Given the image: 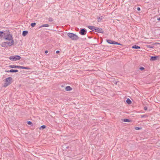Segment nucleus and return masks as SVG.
<instances>
[{"mask_svg":"<svg viewBox=\"0 0 160 160\" xmlns=\"http://www.w3.org/2000/svg\"><path fill=\"white\" fill-rule=\"evenodd\" d=\"M67 35L72 40H77L79 38L78 37L77 35L72 33H68Z\"/></svg>","mask_w":160,"mask_h":160,"instance_id":"nucleus-1","label":"nucleus"},{"mask_svg":"<svg viewBox=\"0 0 160 160\" xmlns=\"http://www.w3.org/2000/svg\"><path fill=\"white\" fill-rule=\"evenodd\" d=\"M3 38L6 40L9 41L13 40L12 35L10 34V33H8L7 34L4 33Z\"/></svg>","mask_w":160,"mask_h":160,"instance_id":"nucleus-2","label":"nucleus"},{"mask_svg":"<svg viewBox=\"0 0 160 160\" xmlns=\"http://www.w3.org/2000/svg\"><path fill=\"white\" fill-rule=\"evenodd\" d=\"M21 58V57L19 55H15L11 56L9 58L11 61H16L20 60Z\"/></svg>","mask_w":160,"mask_h":160,"instance_id":"nucleus-3","label":"nucleus"},{"mask_svg":"<svg viewBox=\"0 0 160 160\" xmlns=\"http://www.w3.org/2000/svg\"><path fill=\"white\" fill-rule=\"evenodd\" d=\"M12 80L11 77H9L6 79V82L4 85V87H6L11 84V81Z\"/></svg>","mask_w":160,"mask_h":160,"instance_id":"nucleus-4","label":"nucleus"},{"mask_svg":"<svg viewBox=\"0 0 160 160\" xmlns=\"http://www.w3.org/2000/svg\"><path fill=\"white\" fill-rule=\"evenodd\" d=\"M106 40L108 43L110 44L121 45L120 43L110 39H107Z\"/></svg>","mask_w":160,"mask_h":160,"instance_id":"nucleus-5","label":"nucleus"},{"mask_svg":"<svg viewBox=\"0 0 160 160\" xmlns=\"http://www.w3.org/2000/svg\"><path fill=\"white\" fill-rule=\"evenodd\" d=\"M94 31L97 32L101 33H103L104 32L102 28L96 27H95Z\"/></svg>","mask_w":160,"mask_h":160,"instance_id":"nucleus-6","label":"nucleus"},{"mask_svg":"<svg viewBox=\"0 0 160 160\" xmlns=\"http://www.w3.org/2000/svg\"><path fill=\"white\" fill-rule=\"evenodd\" d=\"M87 33V30L85 28H82L81 29L79 32V33L82 35H84Z\"/></svg>","mask_w":160,"mask_h":160,"instance_id":"nucleus-7","label":"nucleus"},{"mask_svg":"<svg viewBox=\"0 0 160 160\" xmlns=\"http://www.w3.org/2000/svg\"><path fill=\"white\" fill-rule=\"evenodd\" d=\"M10 41V42H6V43L9 46H11L14 44V41L13 40H12Z\"/></svg>","mask_w":160,"mask_h":160,"instance_id":"nucleus-8","label":"nucleus"},{"mask_svg":"<svg viewBox=\"0 0 160 160\" xmlns=\"http://www.w3.org/2000/svg\"><path fill=\"white\" fill-rule=\"evenodd\" d=\"M158 58V57L157 56H151V57L150 60L151 61H154L157 59Z\"/></svg>","mask_w":160,"mask_h":160,"instance_id":"nucleus-9","label":"nucleus"},{"mask_svg":"<svg viewBox=\"0 0 160 160\" xmlns=\"http://www.w3.org/2000/svg\"><path fill=\"white\" fill-rule=\"evenodd\" d=\"M9 67L11 68H20L21 66H16L14 65H12L9 66Z\"/></svg>","mask_w":160,"mask_h":160,"instance_id":"nucleus-10","label":"nucleus"},{"mask_svg":"<svg viewBox=\"0 0 160 160\" xmlns=\"http://www.w3.org/2000/svg\"><path fill=\"white\" fill-rule=\"evenodd\" d=\"M5 72H18L17 70L11 69L10 70L6 71Z\"/></svg>","mask_w":160,"mask_h":160,"instance_id":"nucleus-11","label":"nucleus"},{"mask_svg":"<svg viewBox=\"0 0 160 160\" xmlns=\"http://www.w3.org/2000/svg\"><path fill=\"white\" fill-rule=\"evenodd\" d=\"M95 27H96L93 26H88V28L93 31H94Z\"/></svg>","mask_w":160,"mask_h":160,"instance_id":"nucleus-12","label":"nucleus"},{"mask_svg":"<svg viewBox=\"0 0 160 160\" xmlns=\"http://www.w3.org/2000/svg\"><path fill=\"white\" fill-rule=\"evenodd\" d=\"M132 48L134 49H140L141 48V47L138 46L134 45L132 46Z\"/></svg>","mask_w":160,"mask_h":160,"instance_id":"nucleus-13","label":"nucleus"},{"mask_svg":"<svg viewBox=\"0 0 160 160\" xmlns=\"http://www.w3.org/2000/svg\"><path fill=\"white\" fill-rule=\"evenodd\" d=\"M65 90L67 91H70L72 90V88L70 86H68L66 87Z\"/></svg>","mask_w":160,"mask_h":160,"instance_id":"nucleus-14","label":"nucleus"},{"mask_svg":"<svg viewBox=\"0 0 160 160\" xmlns=\"http://www.w3.org/2000/svg\"><path fill=\"white\" fill-rule=\"evenodd\" d=\"M28 33V31H24L22 32V35L23 36H25Z\"/></svg>","mask_w":160,"mask_h":160,"instance_id":"nucleus-15","label":"nucleus"},{"mask_svg":"<svg viewBox=\"0 0 160 160\" xmlns=\"http://www.w3.org/2000/svg\"><path fill=\"white\" fill-rule=\"evenodd\" d=\"M20 68L23 69H27V70H29L30 69V68L29 67H25L21 66Z\"/></svg>","mask_w":160,"mask_h":160,"instance_id":"nucleus-16","label":"nucleus"},{"mask_svg":"<svg viewBox=\"0 0 160 160\" xmlns=\"http://www.w3.org/2000/svg\"><path fill=\"white\" fill-rule=\"evenodd\" d=\"M4 32L2 31H0V38H1L4 35Z\"/></svg>","mask_w":160,"mask_h":160,"instance_id":"nucleus-17","label":"nucleus"},{"mask_svg":"<svg viewBox=\"0 0 160 160\" xmlns=\"http://www.w3.org/2000/svg\"><path fill=\"white\" fill-rule=\"evenodd\" d=\"M126 101L127 103H128V104H130L132 103L131 101L129 98H128L126 100Z\"/></svg>","mask_w":160,"mask_h":160,"instance_id":"nucleus-18","label":"nucleus"},{"mask_svg":"<svg viewBox=\"0 0 160 160\" xmlns=\"http://www.w3.org/2000/svg\"><path fill=\"white\" fill-rule=\"evenodd\" d=\"M103 18V17L102 16H101V17H99L98 18V22H100L102 20V19Z\"/></svg>","mask_w":160,"mask_h":160,"instance_id":"nucleus-19","label":"nucleus"},{"mask_svg":"<svg viewBox=\"0 0 160 160\" xmlns=\"http://www.w3.org/2000/svg\"><path fill=\"white\" fill-rule=\"evenodd\" d=\"M49 27V25L48 24H44L42 25L40 27V28H42L43 27Z\"/></svg>","mask_w":160,"mask_h":160,"instance_id":"nucleus-20","label":"nucleus"},{"mask_svg":"<svg viewBox=\"0 0 160 160\" xmlns=\"http://www.w3.org/2000/svg\"><path fill=\"white\" fill-rule=\"evenodd\" d=\"M46 128V126L44 125H42L39 128V129H44V128Z\"/></svg>","mask_w":160,"mask_h":160,"instance_id":"nucleus-21","label":"nucleus"},{"mask_svg":"<svg viewBox=\"0 0 160 160\" xmlns=\"http://www.w3.org/2000/svg\"><path fill=\"white\" fill-rule=\"evenodd\" d=\"M123 121L125 122H130V120L128 119L125 118L123 119Z\"/></svg>","mask_w":160,"mask_h":160,"instance_id":"nucleus-22","label":"nucleus"},{"mask_svg":"<svg viewBox=\"0 0 160 160\" xmlns=\"http://www.w3.org/2000/svg\"><path fill=\"white\" fill-rule=\"evenodd\" d=\"M6 42H4L2 43L1 45L2 47H5L6 46Z\"/></svg>","mask_w":160,"mask_h":160,"instance_id":"nucleus-23","label":"nucleus"},{"mask_svg":"<svg viewBox=\"0 0 160 160\" xmlns=\"http://www.w3.org/2000/svg\"><path fill=\"white\" fill-rule=\"evenodd\" d=\"M36 24V23L35 22H33L31 23V25L32 27H34Z\"/></svg>","mask_w":160,"mask_h":160,"instance_id":"nucleus-24","label":"nucleus"},{"mask_svg":"<svg viewBox=\"0 0 160 160\" xmlns=\"http://www.w3.org/2000/svg\"><path fill=\"white\" fill-rule=\"evenodd\" d=\"M48 21L50 22H52L53 21L52 18L51 17H50L48 18Z\"/></svg>","mask_w":160,"mask_h":160,"instance_id":"nucleus-25","label":"nucleus"},{"mask_svg":"<svg viewBox=\"0 0 160 160\" xmlns=\"http://www.w3.org/2000/svg\"><path fill=\"white\" fill-rule=\"evenodd\" d=\"M148 116L146 115H141V117L142 118L147 117Z\"/></svg>","mask_w":160,"mask_h":160,"instance_id":"nucleus-26","label":"nucleus"},{"mask_svg":"<svg viewBox=\"0 0 160 160\" xmlns=\"http://www.w3.org/2000/svg\"><path fill=\"white\" fill-rule=\"evenodd\" d=\"M147 47L149 48H152L153 47L151 45H148V46Z\"/></svg>","mask_w":160,"mask_h":160,"instance_id":"nucleus-27","label":"nucleus"},{"mask_svg":"<svg viewBox=\"0 0 160 160\" xmlns=\"http://www.w3.org/2000/svg\"><path fill=\"white\" fill-rule=\"evenodd\" d=\"M27 123L29 125H31L32 124V123L31 121H28L27 122Z\"/></svg>","mask_w":160,"mask_h":160,"instance_id":"nucleus-28","label":"nucleus"},{"mask_svg":"<svg viewBox=\"0 0 160 160\" xmlns=\"http://www.w3.org/2000/svg\"><path fill=\"white\" fill-rule=\"evenodd\" d=\"M135 129L137 130H138L140 129V128L139 127H137L135 128Z\"/></svg>","mask_w":160,"mask_h":160,"instance_id":"nucleus-29","label":"nucleus"},{"mask_svg":"<svg viewBox=\"0 0 160 160\" xmlns=\"http://www.w3.org/2000/svg\"><path fill=\"white\" fill-rule=\"evenodd\" d=\"M139 69L141 70H142L144 69V68L143 67H140Z\"/></svg>","mask_w":160,"mask_h":160,"instance_id":"nucleus-30","label":"nucleus"},{"mask_svg":"<svg viewBox=\"0 0 160 160\" xmlns=\"http://www.w3.org/2000/svg\"><path fill=\"white\" fill-rule=\"evenodd\" d=\"M144 109L145 110H147V107H146V106H145V107H144Z\"/></svg>","mask_w":160,"mask_h":160,"instance_id":"nucleus-31","label":"nucleus"},{"mask_svg":"<svg viewBox=\"0 0 160 160\" xmlns=\"http://www.w3.org/2000/svg\"><path fill=\"white\" fill-rule=\"evenodd\" d=\"M137 10L138 11H140V10L141 9H140V8L139 7H138V8H137Z\"/></svg>","mask_w":160,"mask_h":160,"instance_id":"nucleus-32","label":"nucleus"},{"mask_svg":"<svg viewBox=\"0 0 160 160\" xmlns=\"http://www.w3.org/2000/svg\"><path fill=\"white\" fill-rule=\"evenodd\" d=\"M59 52H59V51L58 50V51H56V53H59Z\"/></svg>","mask_w":160,"mask_h":160,"instance_id":"nucleus-33","label":"nucleus"},{"mask_svg":"<svg viewBox=\"0 0 160 160\" xmlns=\"http://www.w3.org/2000/svg\"><path fill=\"white\" fill-rule=\"evenodd\" d=\"M66 148H67V149H69V148H70V147H68V146H67V147H66Z\"/></svg>","mask_w":160,"mask_h":160,"instance_id":"nucleus-34","label":"nucleus"},{"mask_svg":"<svg viewBox=\"0 0 160 160\" xmlns=\"http://www.w3.org/2000/svg\"><path fill=\"white\" fill-rule=\"evenodd\" d=\"M157 20L158 21H160V17H159V18H157Z\"/></svg>","mask_w":160,"mask_h":160,"instance_id":"nucleus-35","label":"nucleus"},{"mask_svg":"<svg viewBox=\"0 0 160 160\" xmlns=\"http://www.w3.org/2000/svg\"><path fill=\"white\" fill-rule=\"evenodd\" d=\"M45 53H47L48 52V51L47 50H46L45 51Z\"/></svg>","mask_w":160,"mask_h":160,"instance_id":"nucleus-36","label":"nucleus"}]
</instances>
